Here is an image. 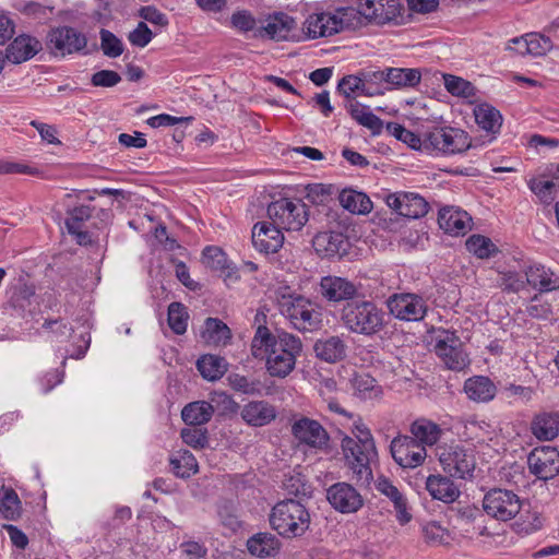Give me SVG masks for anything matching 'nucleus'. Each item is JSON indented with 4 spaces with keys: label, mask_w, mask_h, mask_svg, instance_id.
<instances>
[{
    "label": "nucleus",
    "mask_w": 559,
    "mask_h": 559,
    "mask_svg": "<svg viewBox=\"0 0 559 559\" xmlns=\"http://www.w3.org/2000/svg\"><path fill=\"white\" fill-rule=\"evenodd\" d=\"M100 48L103 53L109 58H117L123 52L122 41L110 31L102 28Z\"/></svg>",
    "instance_id": "55"
},
{
    "label": "nucleus",
    "mask_w": 559,
    "mask_h": 559,
    "mask_svg": "<svg viewBox=\"0 0 559 559\" xmlns=\"http://www.w3.org/2000/svg\"><path fill=\"white\" fill-rule=\"evenodd\" d=\"M435 352L450 370L462 371L469 365L468 355L454 332L442 331L436 340Z\"/></svg>",
    "instance_id": "12"
},
{
    "label": "nucleus",
    "mask_w": 559,
    "mask_h": 559,
    "mask_svg": "<svg viewBox=\"0 0 559 559\" xmlns=\"http://www.w3.org/2000/svg\"><path fill=\"white\" fill-rule=\"evenodd\" d=\"M171 472L176 477L186 479L197 474L199 465L195 456L188 450H179L169 457Z\"/></svg>",
    "instance_id": "36"
},
{
    "label": "nucleus",
    "mask_w": 559,
    "mask_h": 559,
    "mask_svg": "<svg viewBox=\"0 0 559 559\" xmlns=\"http://www.w3.org/2000/svg\"><path fill=\"white\" fill-rule=\"evenodd\" d=\"M483 508L489 516L506 522L519 514L522 503L512 490L495 488L485 495Z\"/></svg>",
    "instance_id": "11"
},
{
    "label": "nucleus",
    "mask_w": 559,
    "mask_h": 559,
    "mask_svg": "<svg viewBox=\"0 0 559 559\" xmlns=\"http://www.w3.org/2000/svg\"><path fill=\"white\" fill-rule=\"evenodd\" d=\"M425 540L429 544L443 545L447 543L449 532L438 522L431 521L423 526Z\"/></svg>",
    "instance_id": "58"
},
{
    "label": "nucleus",
    "mask_w": 559,
    "mask_h": 559,
    "mask_svg": "<svg viewBox=\"0 0 559 559\" xmlns=\"http://www.w3.org/2000/svg\"><path fill=\"white\" fill-rule=\"evenodd\" d=\"M390 452L395 463L403 468H415L421 465L427 456L426 448L415 438L405 435L393 438Z\"/></svg>",
    "instance_id": "13"
},
{
    "label": "nucleus",
    "mask_w": 559,
    "mask_h": 559,
    "mask_svg": "<svg viewBox=\"0 0 559 559\" xmlns=\"http://www.w3.org/2000/svg\"><path fill=\"white\" fill-rule=\"evenodd\" d=\"M280 312L301 332L317 331L322 326V312L318 304L305 296L282 287L276 292Z\"/></svg>",
    "instance_id": "2"
},
{
    "label": "nucleus",
    "mask_w": 559,
    "mask_h": 559,
    "mask_svg": "<svg viewBox=\"0 0 559 559\" xmlns=\"http://www.w3.org/2000/svg\"><path fill=\"white\" fill-rule=\"evenodd\" d=\"M201 336L207 344L226 345L231 338V331L221 319L207 318Z\"/></svg>",
    "instance_id": "39"
},
{
    "label": "nucleus",
    "mask_w": 559,
    "mask_h": 559,
    "mask_svg": "<svg viewBox=\"0 0 559 559\" xmlns=\"http://www.w3.org/2000/svg\"><path fill=\"white\" fill-rule=\"evenodd\" d=\"M252 245L261 253L277 252L284 243V235L272 222H258L252 228Z\"/></svg>",
    "instance_id": "22"
},
{
    "label": "nucleus",
    "mask_w": 559,
    "mask_h": 559,
    "mask_svg": "<svg viewBox=\"0 0 559 559\" xmlns=\"http://www.w3.org/2000/svg\"><path fill=\"white\" fill-rule=\"evenodd\" d=\"M314 352L320 359L335 362L345 356V344L338 336H331L325 341H318L314 344Z\"/></svg>",
    "instance_id": "44"
},
{
    "label": "nucleus",
    "mask_w": 559,
    "mask_h": 559,
    "mask_svg": "<svg viewBox=\"0 0 559 559\" xmlns=\"http://www.w3.org/2000/svg\"><path fill=\"white\" fill-rule=\"evenodd\" d=\"M471 146L468 133L457 128H435L424 135V147L426 150L432 148L444 154L462 153Z\"/></svg>",
    "instance_id": "8"
},
{
    "label": "nucleus",
    "mask_w": 559,
    "mask_h": 559,
    "mask_svg": "<svg viewBox=\"0 0 559 559\" xmlns=\"http://www.w3.org/2000/svg\"><path fill=\"white\" fill-rule=\"evenodd\" d=\"M471 217L465 211L443 207L439 211L438 223L441 229L451 235H464L469 229Z\"/></svg>",
    "instance_id": "30"
},
{
    "label": "nucleus",
    "mask_w": 559,
    "mask_h": 559,
    "mask_svg": "<svg viewBox=\"0 0 559 559\" xmlns=\"http://www.w3.org/2000/svg\"><path fill=\"white\" fill-rule=\"evenodd\" d=\"M438 456L443 471L450 477H473L476 463L471 450L460 444H443L438 447Z\"/></svg>",
    "instance_id": "7"
},
{
    "label": "nucleus",
    "mask_w": 559,
    "mask_h": 559,
    "mask_svg": "<svg viewBox=\"0 0 559 559\" xmlns=\"http://www.w3.org/2000/svg\"><path fill=\"white\" fill-rule=\"evenodd\" d=\"M283 487L288 495L298 498H310L312 496V486L301 473L294 472L293 474L286 475Z\"/></svg>",
    "instance_id": "48"
},
{
    "label": "nucleus",
    "mask_w": 559,
    "mask_h": 559,
    "mask_svg": "<svg viewBox=\"0 0 559 559\" xmlns=\"http://www.w3.org/2000/svg\"><path fill=\"white\" fill-rule=\"evenodd\" d=\"M377 489L393 502L397 521L401 524L408 523L412 515L407 512L406 499L397 487L389 478L380 477L377 481Z\"/></svg>",
    "instance_id": "32"
},
{
    "label": "nucleus",
    "mask_w": 559,
    "mask_h": 559,
    "mask_svg": "<svg viewBox=\"0 0 559 559\" xmlns=\"http://www.w3.org/2000/svg\"><path fill=\"white\" fill-rule=\"evenodd\" d=\"M247 549L250 555L259 558L274 557L281 549V542L272 533L260 532L247 540Z\"/></svg>",
    "instance_id": "31"
},
{
    "label": "nucleus",
    "mask_w": 559,
    "mask_h": 559,
    "mask_svg": "<svg viewBox=\"0 0 559 559\" xmlns=\"http://www.w3.org/2000/svg\"><path fill=\"white\" fill-rule=\"evenodd\" d=\"M226 253L218 247L207 246L202 251V263L213 272L225 273L228 269Z\"/></svg>",
    "instance_id": "49"
},
{
    "label": "nucleus",
    "mask_w": 559,
    "mask_h": 559,
    "mask_svg": "<svg viewBox=\"0 0 559 559\" xmlns=\"http://www.w3.org/2000/svg\"><path fill=\"white\" fill-rule=\"evenodd\" d=\"M319 292L330 302L354 301L358 295V288L353 282L333 275L321 278Z\"/></svg>",
    "instance_id": "21"
},
{
    "label": "nucleus",
    "mask_w": 559,
    "mask_h": 559,
    "mask_svg": "<svg viewBox=\"0 0 559 559\" xmlns=\"http://www.w3.org/2000/svg\"><path fill=\"white\" fill-rule=\"evenodd\" d=\"M341 448L353 471L356 484L359 486H368L373 478L370 464L378 457L376 443H372V450L368 449V452H366L365 448H362V442L344 436Z\"/></svg>",
    "instance_id": "5"
},
{
    "label": "nucleus",
    "mask_w": 559,
    "mask_h": 559,
    "mask_svg": "<svg viewBox=\"0 0 559 559\" xmlns=\"http://www.w3.org/2000/svg\"><path fill=\"white\" fill-rule=\"evenodd\" d=\"M230 25L237 32L247 34L252 32V35L259 29L254 15L248 10H238L230 16Z\"/></svg>",
    "instance_id": "53"
},
{
    "label": "nucleus",
    "mask_w": 559,
    "mask_h": 559,
    "mask_svg": "<svg viewBox=\"0 0 559 559\" xmlns=\"http://www.w3.org/2000/svg\"><path fill=\"white\" fill-rule=\"evenodd\" d=\"M532 433L540 441H550L559 435V415L557 413H542L531 423Z\"/></svg>",
    "instance_id": "34"
},
{
    "label": "nucleus",
    "mask_w": 559,
    "mask_h": 559,
    "mask_svg": "<svg viewBox=\"0 0 559 559\" xmlns=\"http://www.w3.org/2000/svg\"><path fill=\"white\" fill-rule=\"evenodd\" d=\"M390 313L401 321L420 322L428 312L427 300L414 293H397L386 299Z\"/></svg>",
    "instance_id": "10"
},
{
    "label": "nucleus",
    "mask_w": 559,
    "mask_h": 559,
    "mask_svg": "<svg viewBox=\"0 0 559 559\" xmlns=\"http://www.w3.org/2000/svg\"><path fill=\"white\" fill-rule=\"evenodd\" d=\"M509 43L513 45L523 44V49L519 50V55H528L535 58L547 55L554 47L549 37L535 32L514 37Z\"/></svg>",
    "instance_id": "28"
},
{
    "label": "nucleus",
    "mask_w": 559,
    "mask_h": 559,
    "mask_svg": "<svg viewBox=\"0 0 559 559\" xmlns=\"http://www.w3.org/2000/svg\"><path fill=\"white\" fill-rule=\"evenodd\" d=\"M121 81V76L114 70H100L91 78V84L99 87H112Z\"/></svg>",
    "instance_id": "61"
},
{
    "label": "nucleus",
    "mask_w": 559,
    "mask_h": 559,
    "mask_svg": "<svg viewBox=\"0 0 559 559\" xmlns=\"http://www.w3.org/2000/svg\"><path fill=\"white\" fill-rule=\"evenodd\" d=\"M386 84L394 88L415 87L420 83L421 73L418 69L386 68Z\"/></svg>",
    "instance_id": "40"
},
{
    "label": "nucleus",
    "mask_w": 559,
    "mask_h": 559,
    "mask_svg": "<svg viewBox=\"0 0 559 559\" xmlns=\"http://www.w3.org/2000/svg\"><path fill=\"white\" fill-rule=\"evenodd\" d=\"M180 437L186 444L193 449H204L209 443L207 430L200 426L183 428Z\"/></svg>",
    "instance_id": "54"
},
{
    "label": "nucleus",
    "mask_w": 559,
    "mask_h": 559,
    "mask_svg": "<svg viewBox=\"0 0 559 559\" xmlns=\"http://www.w3.org/2000/svg\"><path fill=\"white\" fill-rule=\"evenodd\" d=\"M297 27L294 17L286 13H276L266 20V24L260 26L252 35L253 38H269L272 40H290L294 39L292 34Z\"/></svg>",
    "instance_id": "20"
},
{
    "label": "nucleus",
    "mask_w": 559,
    "mask_h": 559,
    "mask_svg": "<svg viewBox=\"0 0 559 559\" xmlns=\"http://www.w3.org/2000/svg\"><path fill=\"white\" fill-rule=\"evenodd\" d=\"M214 414L210 402L195 401L187 404L181 411V418L188 426H202L209 423Z\"/></svg>",
    "instance_id": "35"
},
{
    "label": "nucleus",
    "mask_w": 559,
    "mask_h": 559,
    "mask_svg": "<svg viewBox=\"0 0 559 559\" xmlns=\"http://www.w3.org/2000/svg\"><path fill=\"white\" fill-rule=\"evenodd\" d=\"M153 33L145 22H139L138 26L129 34V41L136 47H145L152 40Z\"/></svg>",
    "instance_id": "63"
},
{
    "label": "nucleus",
    "mask_w": 559,
    "mask_h": 559,
    "mask_svg": "<svg viewBox=\"0 0 559 559\" xmlns=\"http://www.w3.org/2000/svg\"><path fill=\"white\" fill-rule=\"evenodd\" d=\"M0 513L8 521H16L22 514V502L16 491L11 487H1Z\"/></svg>",
    "instance_id": "43"
},
{
    "label": "nucleus",
    "mask_w": 559,
    "mask_h": 559,
    "mask_svg": "<svg viewBox=\"0 0 559 559\" xmlns=\"http://www.w3.org/2000/svg\"><path fill=\"white\" fill-rule=\"evenodd\" d=\"M358 7L362 10L367 26L396 24L403 10L399 0H358Z\"/></svg>",
    "instance_id": "14"
},
{
    "label": "nucleus",
    "mask_w": 559,
    "mask_h": 559,
    "mask_svg": "<svg viewBox=\"0 0 559 559\" xmlns=\"http://www.w3.org/2000/svg\"><path fill=\"white\" fill-rule=\"evenodd\" d=\"M331 13L322 12L309 15L304 24L307 38L314 39L335 35L336 33L333 32L334 25H331Z\"/></svg>",
    "instance_id": "37"
},
{
    "label": "nucleus",
    "mask_w": 559,
    "mask_h": 559,
    "mask_svg": "<svg viewBox=\"0 0 559 559\" xmlns=\"http://www.w3.org/2000/svg\"><path fill=\"white\" fill-rule=\"evenodd\" d=\"M331 25H334L333 32L336 34L344 31H356L367 26L362 10H360L358 5L357 8H337L334 13H331Z\"/></svg>",
    "instance_id": "27"
},
{
    "label": "nucleus",
    "mask_w": 559,
    "mask_h": 559,
    "mask_svg": "<svg viewBox=\"0 0 559 559\" xmlns=\"http://www.w3.org/2000/svg\"><path fill=\"white\" fill-rule=\"evenodd\" d=\"M269 521L271 527L285 538L302 536L311 523L308 509L294 499L277 502L271 510Z\"/></svg>",
    "instance_id": "4"
},
{
    "label": "nucleus",
    "mask_w": 559,
    "mask_h": 559,
    "mask_svg": "<svg viewBox=\"0 0 559 559\" xmlns=\"http://www.w3.org/2000/svg\"><path fill=\"white\" fill-rule=\"evenodd\" d=\"M41 50L43 44L37 37L21 34L5 47L4 56L8 62L21 64L33 59Z\"/></svg>",
    "instance_id": "23"
},
{
    "label": "nucleus",
    "mask_w": 559,
    "mask_h": 559,
    "mask_svg": "<svg viewBox=\"0 0 559 559\" xmlns=\"http://www.w3.org/2000/svg\"><path fill=\"white\" fill-rule=\"evenodd\" d=\"M385 317V312L371 300L346 302L341 311V321L348 331L368 337L384 329Z\"/></svg>",
    "instance_id": "3"
},
{
    "label": "nucleus",
    "mask_w": 559,
    "mask_h": 559,
    "mask_svg": "<svg viewBox=\"0 0 559 559\" xmlns=\"http://www.w3.org/2000/svg\"><path fill=\"white\" fill-rule=\"evenodd\" d=\"M466 249L479 259H489L499 252L490 238L483 235H472L466 240Z\"/></svg>",
    "instance_id": "46"
},
{
    "label": "nucleus",
    "mask_w": 559,
    "mask_h": 559,
    "mask_svg": "<svg viewBox=\"0 0 559 559\" xmlns=\"http://www.w3.org/2000/svg\"><path fill=\"white\" fill-rule=\"evenodd\" d=\"M476 123L485 131L496 134L500 131L502 116L499 110L488 104H480L474 109Z\"/></svg>",
    "instance_id": "42"
},
{
    "label": "nucleus",
    "mask_w": 559,
    "mask_h": 559,
    "mask_svg": "<svg viewBox=\"0 0 559 559\" xmlns=\"http://www.w3.org/2000/svg\"><path fill=\"white\" fill-rule=\"evenodd\" d=\"M265 323L266 314L257 312L254 317L257 330L251 342L252 356L265 359V367L270 376L285 378L295 368L296 358L302 350L301 341L284 331L274 334Z\"/></svg>",
    "instance_id": "1"
},
{
    "label": "nucleus",
    "mask_w": 559,
    "mask_h": 559,
    "mask_svg": "<svg viewBox=\"0 0 559 559\" xmlns=\"http://www.w3.org/2000/svg\"><path fill=\"white\" fill-rule=\"evenodd\" d=\"M413 438L419 441L424 447L432 445L438 442L441 436L440 427L427 419H417L411 425Z\"/></svg>",
    "instance_id": "45"
},
{
    "label": "nucleus",
    "mask_w": 559,
    "mask_h": 559,
    "mask_svg": "<svg viewBox=\"0 0 559 559\" xmlns=\"http://www.w3.org/2000/svg\"><path fill=\"white\" fill-rule=\"evenodd\" d=\"M528 187L544 204L552 203L557 197V185L552 180L542 181L533 178L530 180Z\"/></svg>",
    "instance_id": "52"
},
{
    "label": "nucleus",
    "mask_w": 559,
    "mask_h": 559,
    "mask_svg": "<svg viewBox=\"0 0 559 559\" xmlns=\"http://www.w3.org/2000/svg\"><path fill=\"white\" fill-rule=\"evenodd\" d=\"M526 282L540 293H549L559 289V274L542 264L531 265L526 272Z\"/></svg>",
    "instance_id": "29"
},
{
    "label": "nucleus",
    "mask_w": 559,
    "mask_h": 559,
    "mask_svg": "<svg viewBox=\"0 0 559 559\" xmlns=\"http://www.w3.org/2000/svg\"><path fill=\"white\" fill-rule=\"evenodd\" d=\"M526 284V280L524 281L516 272L503 273L498 281L499 287L507 293H519Z\"/></svg>",
    "instance_id": "60"
},
{
    "label": "nucleus",
    "mask_w": 559,
    "mask_h": 559,
    "mask_svg": "<svg viewBox=\"0 0 559 559\" xmlns=\"http://www.w3.org/2000/svg\"><path fill=\"white\" fill-rule=\"evenodd\" d=\"M189 314L181 302L174 301L168 306V325L178 335L186 333Z\"/></svg>",
    "instance_id": "50"
},
{
    "label": "nucleus",
    "mask_w": 559,
    "mask_h": 559,
    "mask_svg": "<svg viewBox=\"0 0 559 559\" xmlns=\"http://www.w3.org/2000/svg\"><path fill=\"white\" fill-rule=\"evenodd\" d=\"M227 367L228 364L225 358L211 354L203 355L197 361V369L209 381L221 379L227 371Z\"/></svg>",
    "instance_id": "41"
},
{
    "label": "nucleus",
    "mask_w": 559,
    "mask_h": 559,
    "mask_svg": "<svg viewBox=\"0 0 559 559\" xmlns=\"http://www.w3.org/2000/svg\"><path fill=\"white\" fill-rule=\"evenodd\" d=\"M240 416L249 426L263 427L276 419L277 411L267 401H251L242 406Z\"/></svg>",
    "instance_id": "25"
},
{
    "label": "nucleus",
    "mask_w": 559,
    "mask_h": 559,
    "mask_svg": "<svg viewBox=\"0 0 559 559\" xmlns=\"http://www.w3.org/2000/svg\"><path fill=\"white\" fill-rule=\"evenodd\" d=\"M294 437L301 443L317 450H328L330 435L318 421L308 417L296 420L292 426Z\"/></svg>",
    "instance_id": "16"
},
{
    "label": "nucleus",
    "mask_w": 559,
    "mask_h": 559,
    "mask_svg": "<svg viewBox=\"0 0 559 559\" xmlns=\"http://www.w3.org/2000/svg\"><path fill=\"white\" fill-rule=\"evenodd\" d=\"M386 204L399 215L407 218H419L429 211L428 202L418 193L397 192L386 197Z\"/></svg>",
    "instance_id": "19"
},
{
    "label": "nucleus",
    "mask_w": 559,
    "mask_h": 559,
    "mask_svg": "<svg viewBox=\"0 0 559 559\" xmlns=\"http://www.w3.org/2000/svg\"><path fill=\"white\" fill-rule=\"evenodd\" d=\"M326 500L340 513H356L364 507V498L350 484L340 481L326 489Z\"/></svg>",
    "instance_id": "15"
},
{
    "label": "nucleus",
    "mask_w": 559,
    "mask_h": 559,
    "mask_svg": "<svg viewBox=\"0 0 559 559\" xmlns=\"http://www.w3.org/2000/svg\"><path fill=\"white\" fill-rule=\"evenodd\" d=\"M331 195V188L323 183H313L306 187V199L312 204H323Z\"/></svg>",
    "instance_id": "62"
},
{
    "label": "nucleus",
    "mask_w": 559,
    "mask_h": 559,
    "mask_svg": "<svg viewBox=\"0 0 559 559\" xmlns=\"http://www.w3.org/2000/svg\"><path fill=\"white\" fill-rule=\"evenodd\" d=\"M230 388L246 395H262L263 385L260 380L251 379L239 373H229L227 377Z\"/></svg>",
    "instance_id": "47"
},
{
    "label": "nucleus",
    "mask_w": 559,
    "mask_h": 559,
    "mask_svg": "<svg viewBox=\"0 0 559 559\" xmlns=\"http://www.w3.org/2000/svg\"><path fill=\"white\" fill-rule=\"evenodd\" d=\"M221 523L233 532L241 527V521L236 512V508L230 502H225L218 508Z\"/></svg>",
    "instance_id": "59"
},
{
    "label": "nucleus",
    "mask_w": 559,
    "mask_h": 559,
    "mask_svg": "<svg viewBox=\"0 0 559 559\" xmlns=\"http://www.w3.org/2000/svg\"><path fill=\"white\" fill-rule=\"evenodd\" d=\"M464 391L469 400L485 403L495 397L497 389L488 377L475 376L465 381Z\"/></svg>",
    "instance_id": "33"
},
{
    "label": "nucleus",
    "mask_w": 559,
    "mask_h": 559,
    "mask_svg": "<svg viewBox=\"0 0 559 559\" xmlns=\"http://www.w3.org/2000/svg\"><path fill=\"white\" fill-rule=\"evenodd\" d=\"M530 472L539 479H551L559 473V452L551 447L535 448L527 457Z\"/></svg>",
    "instance_id": "18"
},
{
    "label": "nucleus",
    "mask_w": 559,
    "mask_h": 559,
    "mask_svg": "<svg viewBox=\"0 0 559 559\" xmlns=\"http://www.w3.org/2000/svg\"><path fill=\"white\" fill-rule=\"evenodd\" d=\"M525 312L533 319L549 320L552 317V306L547 300L534 295L525 308Z\"/></svg>",
    "instance_id": "57"
},
{
    "label": "nucleus",
    "mask_w": 559,
    "mask_h": 559,
    "mask_svg": "<svg viewBox=\"0 0 559 559\" xmlns=\"http://www.w3.org/2000/svg\"><path fill=\"white\" fill-rule=\"evenodd\" d=\"M86 36L71 26L51 28L46 36V47L55 57H66L86 48Z\"/></svg>",
    "instance_id": "9"
},
{
    "label": "nucleus",
    "mask_w": 559,
    "mask_h": 559,
    "mask_svg": "<svg viewBox=\"0 0 559 559\" xmlns=\"http://www.w3.org/2000/svg\"><path fill=\"white\" fill-rule=\"evenodd\" d=\"M267 216L273 224L282 231L300 230L308 222L307 205L301 200H289L282 198L269 204Z\"/></svg>",
    "instance_id": "6"
},
{
    "label": "nucleus",
    "mask_w": 559,
    "mask_h": 559,
    "mask_svg": "<svg viewBox=\"0 0 559 559\" xmlns=\"http://www.w3.org/2000/svg\"><path fill=\"white\" fill-rule=\"evenodd\" d=\"M426 490L432 499L444 503L454 502L461 495L454 481L450 477L441 474H433L427 477Z\"/></svg>",
    "instance_id": "26"
},
{
    "label": "nucleus",
    "mask_w": 559,
    "mask_h": 559,
    "mask_svg": "<svg viewBox=\"0 0 559 559\" xmlns=\"http://www.w3.org/2000/svg\"><path fill=\"white\" fill-rule=\"evenodd\" d=\"M444 86L453 96L469 97L473 95L474 86L471 82L452 74H443Z\"/></svg>",
    "instance_id": "56"
},
{
    "label": "nucleus",
    "mask_w": 559,
    "mask_h": 559,
    "mask_svg": "<svg viewBox=\"0 0 559 559\" xmlns=\"http://www.w3.org/2000/svg\"><path fill=\"white\" fill-rule=\"evenodd\" d=\"M386 132L394 136L396 140L407 144L413 150H420L424 146V139L404 126L397 122H388L385 126Z\"/></svg>",
    "instance_id": "51"
},
{
    "label": "nucleus",
    "mask_w": 559,
    "mask_h": 559,
    "mask_svg": "<svg viewBox=\"0 0 559 559\" xmlns=\"http://www.w3.org/2000/svg\"><path fill=\"white\" fill-rule=\"evenodd\" d=\"M95 209L90 205L81 204L67 211L66 226L68 233L74 236L80 246H88L93 243V233L90 230L87 223L94 218L93 211Z\"/></svg>",
    "instance_id": "17"
},
{
    "label": "nucleus",
    "mask_w": 559,
    "mask_h": 559,
    "mask_svg": "<svg viewBox=\"0 0 559 559\" xmlns=\"http://www.w3.org/2000/svg\"><path fill=\"white\" fill-rule=\"evenodd\" d=\"M317 253L323 258H342L348 253V238L341 231L318 233L312 240Z\"/></svg>",
    "instance_id": "24"
},
{
    "label": "nucleus",
    "mask_w": 559,
    "mask_h": 559,
    "mask_svg": "<svg viewBox=\"0 0 559 559\" xmlns=\"http://www.w3.org/2000/svg\"><path fill=\"white\" fill-rule=\"evenodd\" d=\"M353 388L364 397L370 395L371 391L377 388V381L368 373H356L352 379Z\"/></svg>",
    "instance_id": "64"
},
{
    "label": "nucleus",
    "mask_w": 559,
    "mask_h": 559,
    "mask_svg": "<svg viewBox=\"0 0 559 559\" xmlns=\"http://www.w3.org/2000/svg\"><path fill=\"white\" fill-rule=\"evenodd\" d=\"M341 205L353 214H368L372 210V202L369 197L353 189H344L340 195Z\"/></svg>",
    "instance_id": "38"
}]
</instances>
